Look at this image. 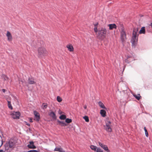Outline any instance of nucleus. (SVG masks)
Returning <instances> with one entry per match:
<instances>
[{"label":"nucleus","instance_id":"7","mask_svg":"<svg viewBox=\"0 0 152 152\" xmlns=\"http://www.w3.org/2000/svg\"><path fill=\"white\" fill-rule=\"evenodd\" d=\"M12 118L15 119H17L19 118L20 113L19 112L13 111L11 114Z\"/></svg>","mask_w":152,"mask_h":152},{"label":"nucleus","instance_id":"4","mask_svg":"<svg viewBox=\"0 0 152 152\" xmlns=\"http://www.w3.org/2000/svg\"><path fill=\"white\" fill-rule=\"evenodd\" d=\"M38 56L41 58L47 54V52L46 49L42 47L39 48L38 49Z\"/></svg>","mask_w":152,"mask_h":152},{"label":"nucleus","instance_id":"35","mask_svg":"<svg viewBox=\"0 0 152 152\" xmlns=\"http://www.w3.org/2000/svg\"><path fill=\"white\" fill-rule=\"evenodd\" d=\"M32 152H39L38 151L36 150H31Z\"/></svg>","mask_w":152,"mask_h":152},{"label":"nucleus","instance_id":"41","mask_svg":"<svg viewBox=\"0 0 152 152\" xmlns=\"http://www.w3.org/2000/svg\"><path fill=\"white\" fill-rule=\"evenodd\" d=\"M26 124L28 126H30V124H28V123H26Z\"/></svg>","mask_w":152,"mask_h":152},{"label":"nucleus","instance_id":"15","mask_svg":"<svg viewBox=\"0 0 152 152\" xmlns=\"http://www.w3.org/2000/svg\"><path fill=\"white\" fill-rule=\"evenodd\" d=\"M57 122L58 123V124L62 126H65L67 125L63 121L58 120Z\"/></svg>","mask_w":152,"mask_h":152},{"label":"nucleus","instance_id":"1","mask_svg":"<svg viewBox=\"0 0 152 152\" xmlns=\"http://www.w3.org/2000/svg\"><path fill=\"white\" fill-rule=\"evenodd\" d=\"M138 28H135L134 29L132 33V37L131 40V42L132 47L134 48L135 47L137 41L138 36Z\"/></svg>","mask_w":152,"mask_h":152},{"label":"nucleus","instance_id":"6","mask_svg":"<svg viewBox=\"0 0 152 152\" xmlns=\"http://www.w3.org/2000/svg\"><path fill=\"white\" fill-rule=\"evenodd\" d=\"M121 39L122 42H124V39L126 38V34L125 31H124V28L122 27L120 30Z\"/></svg>","mask_w":152,"mask_h":152},{"label":"nucleus","instance_id":"28","mask_svg":"<svg viewBox=\"0 0 152 152\" xmlns=\"http://www.w3.org/2000/svg\"><path fill=\"white\" fill-rule=\"evenodd\" d=\"M72 121V120L71 119H69L68 118L66 119L65 122L68 124L71 123Z\"/></svg>","mask_w":152,"mask_h":152},{"label":"nucleus","instance_id":"25","mask_svg":"<svg viewBox=\"0 0 152 152\" xmlns=\"http://www.w3.org/2000/svg\"><path fill=\"white\" fill-rule=\"evenodd\" d=\"M47 106L48 105L47 104L43 103L42 104V107L43 109H44L46 108L47 107Z\"/></svg>","mask_w":152,"mask_h":152},{"label":"nucleus","instance_id":"17","mask_svg":"<svg viewBox=\"0 0 152 152\" xmlns=\"http://www.w3.org/2000/svg\"><path fill=\"white\" fill-rule=\"evenodd\" d=\"M49 115L53 119H56V116L55 113L53 111L50 112Z\"/></svg>","mask_w":152,"mask_h":152},{"label":"nucleus","instance_id":"39","mask_svg":"<svg viewBox=\"0 0 152 152\" xmlns=\"http://www.w3.org/2000/svg\"><path fill=\"white\" fill-rule=\"evenodd\" d=\"M5 91H6V90L5 89H2V91L4 93L5 92Z\"/></svg>","mask_w":152,"mask_h":152},{"label":"nucleus","instance_id":"32","mask_svg":"<svg viewBox=\"0 0 152 152\" xmlns=\"http://www.w3.org/2000/svg\"><path fill=\"white\" fill-rule=\"evenodd\" d=\"M57 100L58 102H61L62 101V99L60 96H57Z\"/></svg>","mask_w":152,"mask_h":152},{"label":"nucleus","instance_id":"5","mask_svg":"<svg viewBox=\"0 0 152 152\" xmlns=\"http://www.w3.org/2000/svg\"><path fill=\"white\" fill-rule=\"evenodd\" d=\"M111 123L110 121L106 122V125L104 126L105 130L107 132H111L112 131Z\"/></svg>","mask_w":152,"mask_h":152},{"label":"nucleus","instance_id":"3","mask_svg":"<svg viewBox=\"0 0 152 152\" xmlns=\"http://www.w3.org/2000/svg\"><path fill=\"white\" fill-rule=\"evenodd\" d=\"M106 33L107 30L105 28H99L98 30V38L100 39L104 38L105 37Z\"/></svg>","mask_w":152,"mask_h":152},{"label":"nucleus","instance_id":"31","mask_svg":"<svg viewBox=\"0 0 152 152\" xmlns=\"http://www.w3.org/2000/svg\"><path fill=\"white\" fill-rule=\"evenodd\" d=\"M144 130H145V134L146 136V137H148V133L147 131V129H146V127H144Z\"/></svg>","mask_w":152,"mask_h":152},{"label":"nucleus","instance_id":"36","mask_svg":"<svg viewBox=\"0 0 152 152\" xmlns=\"http://www.w3.org/2000/svg\"><path fill=\"white\" fill-rule=\"evenodd\" d=\"M29 121H30V122H33L32 119L31 118H30V119H29Z\"/></svg>","mask_w":152,"mask_h":152},{"label":"nucleus","instance_id":"24","mask_svg":"<svg viewBox=\"0 0 152 152\" xmlns=\"http://www.w3.org/2000/svg\"><path fill=\"white\" fill-rule=\"evenodd\" d=\"M8 102V106L9 108L11 110H12L13 108L12 107L11 104V102L10 101H7Z\"/></svg>","mask_w":152,"mask_h":152},{"label":"nucleus","instance_id":"11","mask_svg":"<svg viewBox=\"0 0 152 152\" xmlns=\"http://www.w3.org/2000/svg\"><path fill=\"white\" fill-rule=\"evenodd\" d=\"M108 26L109 27L110 30H112L113 28L116 29L117 28L116 25L115 24H109L108 25Z\"/></svg>","mask_w":152,"mask_h":152},{"label":"nucleus","instance_id":"18","mask_svg":"<svg viewBox=\"0 0 152 152\" xmlns=\"http://www.w3.org/2000/svg\"><path fill=\"white\" fill-rule=\"evenodd\" d=\"M66 47L70 51L72 52L73 51V48L72 45L70 44L68 45H67Z\"/></svg>","mask_w":152,"mask_h":152},{"label":"nucleus","instance_id":"30","mask_svg":"<svg viewBox=\"0 0 152 152\" xmlns=\"http://www.w3.org/2000/svg\"><path fill=\"white\" fill-rule=\"evenodd\" d=\"M2 78L4 80H7L8 79V77L5 75H2Z\"/></svg>","mask_w":152,"mask_h":152},{"label":"nucleus","instance_id":"43","mask_svg":"<svg viewBox=\"0 0 152 152\" xmlns=\"http://www.w3.org/2000/svg\"><path fill=\"white\" fill-rule=\"evenodd\" d=\"M0 137H1V138H2V137H1V136L0 135Z\"/></svg>","mask_w":152,"mask_h":152},{"label":"nucleus","instance_id":"20","mask_svg":"<svg viewBox=\"0 0 152 152\" xmlns=\"http://www.w3.org/2000/svg\"><path fill=\"white\" fill-rule=\"evenodd\" d=\"M139 33L140 34H145V27H143L141 28L140 30L139 31Z\"/></svg>","mask_w":152,"mask_h":152},{"label":"nucleus","instance_id":"44","mask_svg":"<svg viewBox=\"0 0 152 152\" xmlns=\"http://www.w3.org/2000/svg\"><path fill=\"white\" fill-rule=\"evenodd\" d=\"M27 152V151H26V152L24 151V152Z\"/></svg>","mask_w":152,"mask_h":152},{"label":"nucleus","instance_id":"14","mask_svg":"<svg viewBox=\"0 0 152 152\" xmlns=\"http://www.w3.org/2000/svg\"><path fill=\"white\" fill-rule=\"evenodd\" d=\"M134 59V58L132 57H131L129 56H128L127 57V58L125 60V62L127 63H129L131 61H132Z\"/></svg>","mask_w":152,"mask_h":152},{"label":"nucleus","instance_id":"16","mask_svg":"<svg viewBox=\"0 0 152 152\" xmlns=\"http://www.w3.org/2000/svg\"><path fill=\"white\" fill-rule=\"evenodd\" d=\"M28 83L30 84H33L35 83V82L34 81V79L32 78H28Z\"/></svg>","mask_w":152,"mask_h":152},{"label":"nucleus","instance_id":"21","mask_svg":"<svg viewBox=\"0 0 152 152\" xmlns=\"http://www.w3.org/2000/svg\"><path fill=\"white\" fill-rule=\"evenodd\" d=\"M98 104L99 106L102 108L106 109V108L105 107L104 104L101 101L99 102Z\"/></svg>","mask_w":152,"mask_h":152},{"label":"nucleus","instance_id":"12","mask_svg":"<svg viewBox=\"0 0 152 152\" xmlns=\"http://www.w3.org/2000/svg\"><path fill=\"white\" fill-rule=\"evenodd\" d=\"M6 35L7 37L8 40L9 41H11L12 39V37L11 33L9 31H7Z\"/></svg>","mask_w":152,"mask_h":152},{"label":"nucleus","instance_id":"38","mask_svg":"<svg viewBox=\"0 0 152 152\" xmlns=\"http://www.w3.org/2000/svg\"><path fill=\"white\" fill-rule=\"evenodd\" d=\"M5 151H5V150L4 151L3 150H0V152H4Z\"/></svg>","mask_w":152,"mask_h":152},{"label":"nucleus","instance_id":"34","mask_svg":"<svg viewBox=\"0 0 152 152\" xmlns=\"http://www.w3.org/2000/svg\"><path fill=\"white\" fill-rule=\"evenodd\" d=\"M94 31L95 32H96L97 31V29L96 27H95L94 28Z\"/></svg>","mask_w":152,"mask_h":152},{"label":"nucleus","instance_id":"29","mask_svg":"<svg viewBox=\"0 0 152 152\" xmlns=\"http://www.w3.org/2000/svg\"><path fill=\"white\" fill-rule=\"evenodd\" d=\"M83 118L86 122H88L89 121L88 117L87 116H85L83 117Z\"/></svg>","mask_w":152,"mask_h":152},{"label":"nucleus","instance_id":"27","mask_svg":"<svg viewBox=\"0 0 152 152\" xmlns=\"http://www.w3.org/2000/svg\"><path fill=\"white\" fill-rule=\"evenodd\" d=\"M19 83H22L23 85V86H27V84L26 82H25V81H23V80H21L20 81V80H19Z\"/></svg>","mask_w":152,"mask_h":152},{"label":"nucleus","instance_id":"33","mask_svg":"<svg viewBox=\"0 0 152 152\" xmlns=\"http://www.w3.org/2000/svg\"><path fill=\"white\" fill-rule=\"evenodd\" d=\"M96 152H103V151L100 148H99L97 149Z\"/></svg>","mask_w":152,"mask_h":152},{"label":"nucleus","instance_id":"37","mask_svg":"<svg viewBox=\"0 0 152 152\" xmlns=\"http://www.w3.org/2000/svg\"><path fill=\"white\" fill-rule=\"evenodd\" d=\"M83 107L85 109H86L87 108V106L86 105H84Z\"/></svg>","mask_w":152,"mask_h":152},{"label":"nucleus","instance_id":"40","mask_svg":"<svg viewBox=\"0 0 152 152\" xmlns=\"http://www.w3.org/2000/svg\"><path fill=\"white\" fill-rule=\"evenodd\" d=\"M3 144V141H2V140H1V145H0V148L1 146Z\"/></svg>","mask_w":152,"mask_h":152},{"label":"nucleus","instance_id":"13","mask_svg":"<svg viewBox=\"0 0 152 152\" xmlns=\"http://www.w3.org/2000/svg\"><path fill=\"white\" fill-rule=\"evenodd\" d=\"M54 151L59 152H65V151L62 148L58 147H56L54 149Z\"/></svg>","mask_w":152,"mask_h":152},{"label":"nucleus","instance_id":"9","mask_svg":"<svg viewBox=\"0 0 152 152\" xmlns=\"http://www.w3.org/2000/svg\"><path fill=\"white\" fill-rule=\"evenodd\" d=\"M34 114L35 116L34 120L37 121H39L40 119L39 114L37 111H34Z\"/></svg>","mask_w":152,"mask_h":152},{"label":"nucleus","instance_id":"23","mask_svg":"<svg viewBox=\"0 0 152 152\" xmlns=\"http://www.w3.org/2000/svg\"><path fill=\"white\" fill-rule=\"evenodd\" d=\"M59 118L61 120H65L66 118V116L64 115H61L59 117Z\"/></svg>","mask_w":152,"mask_h":152},{"label":"nucleus","instance_id":"10","mask_svg":"<svg viewBox=\"0 0 152 152\" xmlns=\"http://www.w3.org/2000/svg\"><path fill=\"white\" fill-rule=\"evenodd\" d=\"M34 142L33 141H31L30 142V144H28V145L27 146L28 148H32V149H34L36 148V147L35 145H34Z\"/></svg>","mask_w":152,"mask_h":152},{"label":"nucleus","instance_id":"8","mask_svg":"<svg viewBox=\"0 0 152 152\" xmlns=\"http://www.w3.org/2000/svg\"><path fill=\"white\" fill-rule=\"evenodd\" d=\"M99 145L103 148L104 150L106 151L107 152H110V151L108 149V148L106 145L100 142H98Z\"/></svg>","mask_w":152,"mask_h":152},{"label":"nucleus","instance_id":"19","mask_svg":"<svg viewBox=\"0 0 152 152\" xmlns=\"http://www.w3.org/2000/svg\"><path fill=\"white\" fill-rule=\"evenodd\" d=\"M100 113L102 117H104L106 116V112L105 110H101Z\"/></svg>","mask_w":152,"mask_h":152},{"label":"nucleus","instance_id":"22","mask_svg":"<svg viewBox=\"0 0 152 152\" xmlns=\"http://www.w3.org/2000/svg\"><path fill=\"white\" fill-rule=\"evenodd\" d=\"M133 96L136 99L138 100H139L140 99V97L141 96L139 94L137 95H136L135 94H133Z\"/></svg>","mask_w":152,"mask_h":152},{"label":"nucleus","instance_id":"2","mask_svg":"<svg viewBox=\"0 0 152 152\" xmlns=\"http://www.w3.org/2000/svg\"><path fill=\"white\" fill-rule=\"evenodd\" d=\"M15 143L13 140L10 139L6 142L4 145L5 151L7 152H10L14 147Z\"/></svg>","mask_w":152,"mask_h":152},{"label":"nucleus","instance_id":"42","mask_svg":"<svg viewBox=\"0 0 152 152\" xmlns=\"http://www.w3.org/2000/svg\"><path fill=\"white\" fill-rule=\"evenodd\" d=\"M27 152H32V150H31L29 151H27Z\"/></svg>","mask_w":152,"mask_h":152},{"label":"nucleus","instance_id":"26","mask_svg":"<svg viewBox=\"0 0 152 152\" xmlns=\"http://www.w3.org/2000/svg\"><path fill=\"white\" fill-rule=\"evenodd\" d=\"M90 148L93 150H94V151H95L96 150V149L97 148V147L94 145H91L90 147Z\"/></svg>","mask_w":152,"mask_h":152}]
</instances>
